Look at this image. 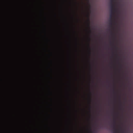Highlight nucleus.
Segmentation results:
<instances>
[{"instance_id":"obj_5","label":"nucleus","mask_w":133,"mask_h":133,"mask_svg":"<svg viewBox=\"0 0 133 133\" xmlns=\"http://www.w3.org/2000/svg\"><path fill=\"white\" fill-rule=\"evenodd\" d=\"M90 33H91V31L90 30Z\"/></svg>"},{"instance_id":"obj_2","label":"nucleus","mask_w":133,"mask_h":133,"mask_svg":"<svg viewBox=\"0 0 133 133\" xmlns=\"http://www.w3.org/2000/svg\"><path fill=\"white\" fill-rule=\"evenodd\" d=\"M114 124L113 126V129H114V133H117V129L115 127L116 122L115 121H114Z\"/></svg>"},{"instance_id":"obj_4","label":"nucleus","mask_w":133,"mask_h":133,"mask_svg":"<svg viewBox=\"0 0 133 133\" xmlns=\"http://www.w3.org/2000/svg\"><path fill=\"white\" fill-rule=\"evenodd\" d=\"M111 35L113 36H114V37L115 38V34L112 32V31H111Z\"/></svg>"},{"instance_id":"obj_1","label":"nucleus","mask_w":133,"mask_h":133,"mask_svg":"<svg viewBox=\"0 0 133 133\" xmlns=\"http://www.w3.org/2000/svg\"><path fill=\"white\" fill-rule=\"evenodd\" d=\"M115 0H110V25L112 29L114 28L113 27L112 15L114 14V12H115L116 10V9L115 8Z\"/></svg>"},{"instance_id":"obj_6","label":"nucleus","mask_w":133,"mask_h":133,"mask_svg":"<svg viewBox=\"0 0 133 133\" xmlns=\"http://www.w3.org/2000/svg\"><path fill=\"white\" fill-rule=\"evenodd\" d=\"M115 48L116 47V49L117 48V47H116L115 46Z\"/></svg>"},{"instance_id":"obj_3","label":"nucleus","mask_w":133,"mask_h":133,"mask_svg":"<svg viewBox=\"0 0 133 133\" xmlns=\"http://www.w3.org/2000/svg\"><path fill=\"white\" fill-rule=\"evenodd\" d=\"M90 22L89 20V19H88V27H89V29H90Z\"/></svg>"}]
</instances>
